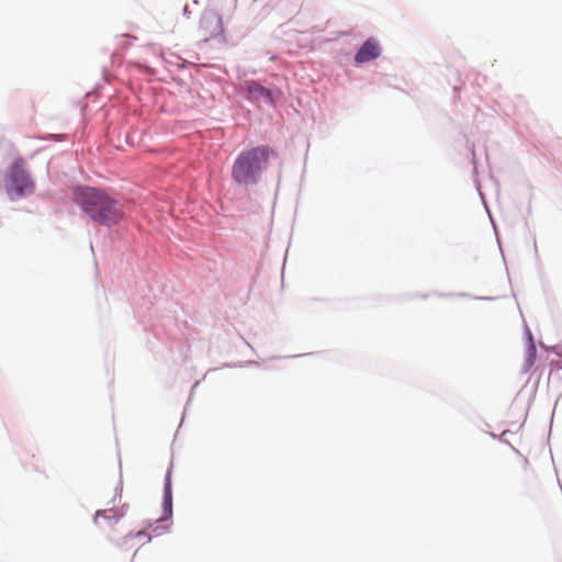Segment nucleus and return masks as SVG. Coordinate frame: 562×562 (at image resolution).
<instances>
[{
  "label": "nucleus",
  "instance_id": "obj_1",
  "mask_svg": "<svg viewBox=\"0 0 562 562\" xmlns=\"http://www.w3.org/2000/svg\"><path fill=\"white\" fill-rule=\"evenodd\" d=\"M74 199L89 217L108 227L119 224L124 215L121 204L105 192L94 188H79Z\"/></svg>",
  "mask_w": 562,
  "mask_h": 562
},
{
  "label": "nucleus",
  "instance_id": "obj_2",
  "mask_svg": "<svg viewBox=\"0 0 562 562\" xmlns=\"http://www.w3.org/2000/svg\"><path fill=\"white\" fill-rule=\"evenodd\" d=\"M273 150L268 146H257L243 150L232 166V178L238 184H256L267 168Z\"/></svg>",
  "mask_w": 562,
  "mask_h": 562
},
{
  "label": "nucleus",
  "instance_id": "obj_3",
  "mask_svg": "<svg viewBox=\"0 0 562 562\" xmlns=\"http://www.w3.org/2000/svg\"><path fill=\"white\" fill-rule=\"evenodd\" d=\"M33 182L20 162H14L5 180V189L10 198L16 199L33 191Z\"/></svg>",
  "mask_w": 562,
  "mask_h": 562
},
{
  "label": "nucleus",
  "instance_id": "obj_4",
  "mask_svg": "<svg viewBox=\"0 0 562 562\" xmlns=\"http://www.w3.org/2000/svg\"><path fill=\"white\" fill-rule=\"evenodd\" d=\"M380 54L381 47L378 40L370 37L363 43V45L357 52L355 56V61L357 64L369 63L378 58Z\"/></svg>",
  "mask_w": 562,
  "mask_h": 562
},
{
  "label": "nucleus",
  "instance_id": "obj_5",
  "mask_svg": "<svg viewBox=\"0 0 562 562\" xmlns=\"http://www.w3.org/2000/svg\"><path fill=\"white\" fill-rule=\"evenodd\" d=\"M200 30L205 41L216 36L222 32L221 18L215 13L204 14L200 20Z\"/></svg>",
  "mask_w": 562,
  "mask_h": 562
},
{
  "label": "nucleus",
  "instance_id": "obj_6",
  "mask_svg": "<svg viewBox=\"0 0 562 562\" xmlns=\"http://www.w3.org/2000/svg\"><path fill=\"white\" fill-rule=\"evenodd\" d=\"M126 510L124 507L122 508H110L97 512L94 516V522L100 528L111 527L113 524L119 522V520L124 517Z\"/></svg>",
  "mask_w": 562,
  "mask_h": 562
},
{
  "label": "nucleus",
  "instance_id": "obj_7",
  "mask_svg": "<svg viewBox=\"0 0 562 562\" xmlns=\"http://www.w3.org/2000/svg\"><path fill=\"white\" fill-rule=\"evenodd\" d=\"M245 89L254 101L273 102L272 92L255 81L246 82Z\"/></svg>",
  "mask_w": 562,
  "mask_h": 562
},
{
  "label": "nucleus",
  "instance_id": "obj_8",
  "mask_svg": "<svg viewBox=\"0 0 562 562\" xmlns=\"http://www.w3.org/2000/svg\"><path fill=\"white\" fill-rule=\"evenodd\" d=\"M171 473L170 471L167 472L166 475V482H165V495H164V503L165 506L171 510V504H172V492H171Z\"/></svg>",
  "mask_w": 562,
  "mask_h": 562
},
{
  "label": "nucleus",
  "instance_id": "obj_9",
  "mask_svg": "<svg viewBox=\"0 0 562 562\" xmlns=\"http://www.w3.org/2000/svg\"><path fill=\"white\" fill-rule=\"evenodd\" d=\"M136 537H143V536H146V533L144 531H139L135 535Z\"/></svg>",
  "mask_w": 562,
  "mask_h": 562
}]
</instances>
